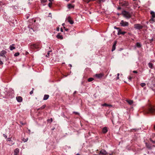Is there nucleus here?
Returning a JSON list of instances; mask_svg holds the SVG:
<instances>
[{
    "label": "nucleus",
    "mask_w": 155,
    "mask_h": 155,
    "mask_svg": "<svg viewBox=\"0 0 155 155\" xmlns=\"http://www.w3.org/2000/svg\"><path fill=\"white\" fill-rule=\"evenodd\" d=\"M143 111L146 114H155V107L149 104L144 109Z\"/></svg>",
    "instance_id": "1"
},
{
    "label": "nucleus",
    "mask_w": 155,
    "mask_h": 155,
    "mask_svg": "<svg viewBox=\"0 0 155 155\" xmlns=\"http://www.w3.org/2000/svg\"><path fill=\"white\" fill-rule=\"evenodd\" d=\"M30 47L32 49L38 50L41 48L40 43L38 42L31 45Z\"/></svg>",
    "instance_id": "2"
},
{
    "label": "nucleus",
    "mask_w": 155,
    "mask_h": 155,
    "mask_svg": "<svg viewBox=\"0 0 155 155\" xmlns=\"http://www.w3.org/2000/svg\"><path fill=\"white\" fill-rule=\"evenodd\" d=\"M122 14L127 19H129L131 17V13L125 10L122 12Z\"/></svg>",
    "instance_id": "3"
},
{
    "label": "nucleus",
    "mask_w": 155,
    "mask_h": 155,
    "mask_svg": "<svg viewBox=\"0 0 155 155\" xmlns=\"http://www.w3.org/2000/svg\"><path fill=\"white\" fill-rule=\"evenodd\" d=\"M97 153H98L97 155H107L108 154V153L104 149L101 150L100 151L97 150Z\"/></svg>",
    "instance_id": "4"
},
{
    "label": "nucleus",
    "mask_w": 155,
    "mask_h": 155,
    "mask_svg": "<svg viewBox=\"0 0 155 155\" xmlns=\"http://www.w3.org/2000/svg\"><path fill=\"white\" fill-rule=\"evenodd\" d=\"M134 28L136 29L140 30L143 28V26L139 24H136L134 25Z\"/></svg>",
    "instance_id": "5"
},
{
    "label": "nucleus",
    "mask_w": 155,
    "mask_h": 155,
    "mask_svg": "<svg viewBox=\"0 0 155 155\" xmlns=\"http://www.w3.org/2000/svg\"><path fill=\"white\" fill-rule=\"evenodd\" d=\"M120 24L122 26L125 27L128 26L129 25V23L123 20H121L120 23Z\"/></svg>",
    "instance_id": "6"
},
{
    "label": "nucleus",
    "mask_w": 155,
    "mask_h": 155,
    "mask_svg": "<svg viewBox=\"0 0 155 155\" xmlns=\"http://www.w3.org/2000/svg\"><path fill=\"white\" fill-rule=\"evenodd\" d=\"M120 5L121 6L123 7H126L128 5V2L124 1L121 2L120 3Z\"/></svg>",
    "instance_id": "7"
},
{
    "label": "nucleus",
    "mask_w": 155,
    "mask_h": 155,
    "mask_svg": "<svg viewBox=\"0 0 155 155\" xmlns=\"http://www.w3.org/2000/svg\"><path fill=\"white\" fill-rule=\"evenodd\" d=\"M126 32L125 31H122L121 29H119V30L118 31L117 35H124Z\"/></svg>",
    "instance_id": "8"
},
{
    "label": "nucleus",
    "mask_w": 155,
    "mask_h": 155,
    "mask_svg": "<svg viewBox=\"0 0 155 155\" xmlns=\"http://www.w3.org/2000/svg\"><path fill=\"white\" fill-rule=\"evenodd\" d=\"M16 99L19 102H21L22 101V98L21 96H18L16 97Z\"/></svg>",
    "instance_id": "9"
},
{
    "label": "nucleus",
    "mask_w": 155,
    "mask_h": 155,
    "mask_svg": "<svg viewBox=\"0 0 155 155\" xmlns=\"http://www.w3.org/2000/svg\"><path fill=\"white\" fill-rule=\"evenodd\" d=\"M117 42L116 41H115L114 42V44L113 45V46H112V51H113L115 50V49L116 46V44H117Z\"/></svg>",
    "instance_id": "10"
},
{
    "label": "nucleus",
    "mask_w": 155,
    "mask_h": 155,
    "mask_svg": "<svg viewBox=\"0 0 155 155\" xmlns=\"http://www.w3.org/2000/svg\"><path fill=\"white\" fill-rule=\"evenodd\" d=\"M68 21L71 24H73L74 23L73 21L71 19L70 17H69L68 18Z\"/></svg>",
    "instance_id": "11"
},
{
    "label": "nucleus",
    "mask_w": 155,
    "mask_h": 155,
    "mask_svg": "<svg viewBox=\"0 0 155 155\" xmlns=\"http://www.w3.org/2000/svg\"><path fill=\"white\" fill-rule=\"evenodd\" d=\"M103 76V75L102 74H96L95 75L96 77L97 78H100Z\"/></svg>",
    "instance_id": "12"
},
{
    "label": "nucleus",
    "mask_w": 155,
    "mask_h": 155,
    "mask_svg": "<svg viewBox=\"0 0 155 155\" xmlns=\"http://www.w3.org/2000/svg\"><path fill=\"white\" fill-rule=\"evenodd\" d=\"M107 131L108 129L107 127H105L103 128L102 132L104 134L106 133L107 132Z\"/></svg>",
    "instance_id": "13"
},
{
    "label": "nucleus",
    "mask_w": 155,
    "mask_h": 155,
    "mask_svg": "<svg viewBox=\"0 0 155 155\" xmlns=\"http://www.w3.org/2000/svg\"><path fill=\"white\" fill-rule=\"evenodd\" d=\"M150 14L152 16L151 20H152V21H153V18H155V13L154 12L152 11L150 12Z\"/></svg>",
    "instance_id": "14"
},
{
    "label": "nucleus",
    "mask_w": 155,
    "mask_h": 155,
    "mask_svg": "<svg viewBox=\"0 0 155 155\" xmlns=\"http://www.w3.org/2000/svg\"><path fill=\"white\" fill-rule=\"evenodd\" d=\"M68 8L70 9L74 8V5H72L71 4H69L68 5Z\"/></svg>",
    "instance_id": "15"
},
{
    "label": "nucleus",
    "mask_w": 155,
    "mask_h": 155,
    "mask_svg": "<svg viewBox=\"0 0 155 155\" xmlns=\"http://www.w3.org/2000/svg\"><path fill=\"white\" fill-rule=\"evenodd\" d=\"M6 53V51L5 50L2 51L1 52L0 54V56L2 57L5 56H4L5 54Z\"/></svg>",
    "instance_id": "16"
},
{
    "label": "nucleus",
    "mask_w": 155,
    "mask_h": 155,
    "mask_svg": "<svg viewBox=\"0 0 155 155\" xmlns=\"http://www.w3.org/2000/svg\"><path fill=\"white\" fill-rule=\"evenodd\" d=\"M19 152V149L18 148H16L14 150V154L15 155H17Z\"/></svg>",
    "instance_id": "17"
},
{
    "label": "nucleus",
    "mask_w": 155,
    "mask_h": 155,
    "mask_svg": "<svg viewBox=\"0 0 155 155\" xmlns=\"http://www.w3.org/2000/svg\"><path fill=\"white\" fill-rule=\"evenodd\" d=\"M56 37L58 39H63V36L62 35H60V34H58Z\"/></svg>",
    "instance_id": "18"
},
{
    "label": "nucleus",
    "mask_w": 155,
    "mask_h": 155,
    "mask_svg": "<svg viewBox=\"0 0 155 155\" xmlns=\"http://www.w3.org/2000/svg\"><path fill=\"white\" fill-rule=\"evenodd\" d=\"M15 45L14 44H12V45H11L9 47L10 50H12L13 49H15V47L14 46Z\"/></svg>",
    "instance_id": "19"
},
{
    "label": "nucleus",
    "mask_w": 155,
    "mask_h": 155,
    "mask_svg": "<svg viewBox=\"0 0 155 155\" xmlns=\"http://www.w3.org/2000/svg\"><path fill=\"white\" fill-rule=\"evenodd\" d=\"M49 97V95L48 94H45L44 95V97L43 98V100H46L48 99Z\"/></svg>",
    "instance_id": "20"
},
{
    "label": "nucleus",
    "mask_w": 155,
    "mask_h": 155,
    "mask_svg": "<svg viewBox=\"0 0 155 155\" xmlns=\"http://www.w3.org/2000/svg\"><path fill=\"white\" fill-rule=\"evenodd\" d=\"M148 65L149 67L150 68L152 69L153 68V64L152 63L150 62L148 63Z\"/></svg>",
    "instance_id": "21"
},
{
    "label": "nucleus",
    "mask_w": 155,
    "mask_h": 155,
    "mask_svg": "<svg viewBox=\"0 0 155 155\" xmlns=\"http://www.w3.org/2000/svg\"><path fill=\"white\" fill-rule=\"evenodd\" d=\"M127 102L130 104L131 105L133 103V101L132 100H127Z\"/></svg>",
    "instance_id": "22"
},
{
    "label": "nucleus",
    "mask_w": 155,
    "mask_h": 155,
    "mask_svg": "<svg viewBox=\"0 0 155 155\" xmlns=\"http://www.w3.org/2000/svg\"><path fill=\"white\" fill-rule=\"evenodd\" d=\"M146 147L149 149H151V147L149 144L148 143H146Z\"/></svg>",
    "instance_id": "23"
},
{
    "label": "nucleus",
    "mask_w": 155,
    "mask_h": 155,
    "mask_svg": "<svg viewBox=\"0 0 155 155\" xmlns=\"http://www.w3.org/2000/svg\"><path fill=\"white\" fill-rule=\"evenodd\" d=\"M46 105H45V104L43 105L40 108L38 109V110L40 109L42 110V109H44L45 108V107H46Z\"/></svg>",
    "instance_id": "24"
},
{
    "label": "nucleus",
    "mask_w": 155,
    "mask_h": 155,
    "mask_svg": "<svg viewBox=\"0 0 155 155\" xmlns=\"http://www.w3.org/2000/svg\"><path fill=\"white\" fill-rule=\"evenodd\" d=\"M136 46L138 48H140L141 47V45L139 43L137 42L136 43Z\"/></svg>",
    "instance_id": "25"
},
{
    "label": "nucleus",
    "mask_w": 155,
    "mask_h": 155,
    "mask_svg": "<svg viewBox=\"0 0 155 155\" xmlns=\"http://www.w3.org/2000/svg\"><path fill=\"white\" fill-rule=\"evenodd\" d=\"M94 78H90L88 79V82H91L93 80Z\"/></svg>",
    "instance_id": "26"
},
{
    "label": "nucleus",
    "mask_w": 155,
    "mask_h": 155,
    "mask_svg": "<svg viewBox=\"0 0 155 155\" xmlns=\"http://www.w3.org/2000/svg\"><path fill=\"white\" fill-rule=\"evenodd\" d=\"M52 4V2H50L48 4V6L49 8H51Z\"/></svg>",
    "instance_id": "27"
},
{
    "label": "nucleus",
    "mask_w": 155,
    "mask_h": 155,
    "mask_svg": "<svg viewBox=\"0 0 155 155\" xmlns=\"http://www.w3.org/2000/svg\"><path fill=\"white\" fill-rule=\"evenodd\" d=\"M140 85L142 87H143L146 85V84L144 83H142L140 84Z\"/></svg>",
    "instance_id": "28"
},
{
    "label": "nucleus",
    "mask_w": 155,
    "mask_h": 155,
    "mask_svg": "<svg viewBox=\"0 0 155 155\" xmlns=\"http://www.w3.org/2000/svg\"><path fill=\"white\" fill-rule=\"evenodd\" d=\"M19 55V53L16 52L14 54L15 56H17Z\"/></svg>",
    "instance_id": "29"
},
{
    "label": "nucleus",
    "mask_w": 155,
    "mask_h": 155,
    "mask_svg": "<svg viewBox=\"0 0 155 155\" xmlns=\"http://www.w3.org/2000/svg\"><path fill=\"white\" fill-rule=\"evenodd\" d=\"M153 38H152L151 39H150L149 40V43H152V42L153 41Z\"/></svg>",
    "instance_id": "30"
},
{
    "label": "nucleus",
    "mask_w": 155,
    "mask_h": 155,
    "mask_svg": "<svg viewBox=\"0 0 155 155\" xmlns=\"http://www.w3.org/2000/svg\"><path fill=\"white\" fill-rule=\"evenodd\" d=\"M132 77L130 76H129L128 78V79L129 80V81H131V79L132 78Z\"/></svg>",
    "instance_id": "31"
},
{
    "label": "nucleus",
    "mask_w": 155,
    "mask_h": 155,
    "mask_svg": "<svg viewBox=\"0 0 155 155\" xmlns=\"http://www.w3.org/2000/svg\"><path fill=\"white\" fill-rule=\"evenodd\" d=\"M51 51H49L48 52V53H47V55H46V56L48 57V56H49V54H50V52H51Z\"/></svg>",
    "instance_id": "32"
},
{
    "label": "nucleus",
    "mask_w": 155,
    "mask_h": 155,
    "mask_svg": "<svg viewBox=\"0 0 155 155\" xmlns=\"http://www.w3.org/2000/svg\"><path fill=\"white\" fill-rule=\"evenodd\" d=\"M41 2H47V0H41Z\"/></svg>",
    "instance_id": "33"
},
{
    "label": "nucleus",
    "mask_w": 155,
    "mask_h": 155,
    "mask_svg": "<svg viewBox=\"0 0 155 155\" xmlns=\"http://www.w3.org/2000/svg\"><path fill=\"white\" fill-rule=\"evenodd\" d=\"M7 140L8 141H11L12 139H11V138H8L7 139Z\"/></svg>",
    "instance_id": "34"
},
{
    "label": "nucleus",
    "mask_w": 155,
    "mask_h": 155,
    "mask_svg": "<svg viewBox=\"0 0 155 155\" xmlns=\"http://www.w3.org/2000/svg\"><path fill=\"white\" fill-rule=\"evenodd\" d=\"M103 106H107L108 105L106 103H105L102 105Z\"/></svg>",
    "instance_id": "35"
},
{
    "label": "nucleus",
    "mask_w": 155,
    "mask_h": 155,
    "mask_svg": "<svg viewBox=\"0 0 155 155\" xmlns=\"http://www.w3.org/2000/svg\"><path fill=\"white\" fill-rule=\"evenodd\" d=\"M100 2H104V0H97Z\"/></svg>",
    "instance_id": "36"
},
{
    "label": "nucleus",
    "mask_w": 155,
    "mask_h": 155,
    "mask_svg": "<svg viewBox=\"0 0 155 155\" xmlns=\"http://www.w3.org/2000/svg\"><path fill=\"white\" fill-rule=\"evenodd\" d=\"M114 28L117 29L118 31L119 30V29H120L119 28H117L116 27H114Z\"/></svg>",
    "instance_id": "37"
},
{
    "label": "nucleus",
    "mask_w": 155,
    "mask_h": 155,
    "mask_svg": "<svg viewBox=\"0 0 155 155\" xmlns=\"http://www.w3.org/2000/svg\"><path fill=\"white\" fill-rule=\"evenodd\" d=\"M150 141L152 142V143H153V144H155V141H154L152 140H150Z\"/></svg>",
    "instance_id": "38"
},
{
    "label": "nucleus",
    "mask_w": 155,
    "mask_h": 155,
    "mask_svg": "<svg viewBox=\"0 0 155 155\" xmlns=\"http://www.w3.org/2000/svg\"><path fill=\"white\" fill-rule=\"evenodd\" d=\"M3 5V3L1 2H0V6H1L2 5Z\"/></svg>",
    "instance_id": "39"
},
{
    "label": "nucleus",
    "mask_w": 155,
    "mask_h": 155,
    "mask_svg": "<svg viewBox=\"0 0 155 155\" xmlns=\"http://www.w3.org/2000/svg\"><path fill=\"white\" fill-rule=\"evenodd\" d=\"M33 93V90L31 91L30 92V94H32Z\"/></svg>",
    "instance_id": "40"
},
{
    "label": "nucleus",
    "mask_w": 155,
    "mask_h": 155,
    "mask_svg": "<svg viewBox=\"0 0 155 155\" xmlns=\"http://www.w3.org/2000/svg\"><path fill=\"white\" fill-rule=\"evenodd\" d=\"M117 79H119V74L118 73L117 74Z\"/></svg>",
    "instance_id": "41"
},
{
    "label": "nucleus",
    "mask_w": 155,
    "mask_h": 155,
    "mask_svg": "<svg viewBox=\"0 0 155 155\" xmlns=\"http://www.w3.org/2000/svg\"><path fill=\"white\" fill-rule=\"evenodd\" d=\"M133 72L134 73H137V71H133Z\"/></svg>",
    "instance_id": "42"
},
{
    "label": "nucleus",
    "mask_w": 155,
    "mask_h": 155,
    "mask_svg": "<svg viewBox=\"0 0 155 155\" xmlns=\"http://www.w3.org/2000/svg\"><path fill=\"white\" fill-rule=\"evenodd\" d=\"M3 136L5 138H7V136L5 134H3Z\"/></svg>",
    "instance_id": "43"
},
{
    "label": "nucleus",
    "mask_w": 155,
    "mask_h": 155,
    "mask_svg": "<svg viewBox=\"0 0 155 155\" xmlns=\"http://www.w3.org/2000/svg\"><path fill=\"white\" fill-rule=\"evenodd\" d=\"M3 64V62L0 60V64Z\"/></svg>",
    "instance_id": "44"
},
{
    "label": "nucleus",
    "mask_w": 155,
    "mask_h": 155,
    "mask_svg": "<svg viewBox=\"0 0 155 155\" xmlns=\"http://www.w3.org/2000/svg\"><path fill=\"white\" fill-rule=\"evenodd\" d=\"M121 8L120 7H119L118 8V9L119 10H120L121 9Z\"/></svg>",
    "instance_id": "45"
},
{
    "label": "nucleus",
    "mask_w": 155,
    "mask_h": 155,
    "mask_svg": "<svg viewBox=\"0 0 155 155\" xmlns=\"http://www.w3.org/2000/svg\"><path fill=\"white\" fill-rule=\"evenodd\" d=\"M61 32H63V29L62 28H61Z\"/></svg>",
    "instance_id": "46"
},
{
    "label": "nucleus",
    "mask_w": 155,
    "mask_h": 155,
    "mask_svg": "<svg viewBox=\"0 0 155 155\" xmlns=\"http://www.w3.org/2000/svg\"><path fill=\"white\" fill-rule=\"evenodd\" d=\"M113 152H112V153H109V154L110 155H113Z\"/></svg>",
    "instance_id": "47"
},
{
    "label": "nucleus",
    "mask_w": 155,
    "mask_h": 155,
    "mask_svg": "<svg viewBox=\"0 0 155 155\" xmlns=\"http://www.w3.org/2000/svg\"><path fill=\"white\" fill-rule=\"evenodd\" d=\"M65 30L66 31H68V28H65Z\"/></svg>",
    "instance_id": "48"
},
{
    "label": "nucleus",
    "mask_w": 155,
    "mask_h": 155,
    "mask_svg": "<svg viewBox=\"0 0 155 155\" xmlns=\"http://www.w3.org/2000/svg\"><path fill=\"white\" fill-rule=\"evenodd\" d=\"M74 113H75L76 114H79L78 112H74Z\"/></svg>",
    "instance_id": "49"
},
{
    "label": "nucleus",
    "mask_w": 155,
    "mask_h": 155,
    "mask_svg": "<svg viewBox=\"0 0 155 155\" xmlns=\"http://www.w3.org/2000/svg\"><path fill=\"white\" fill-rule=\"evenodd\" d=\"M76 92H77L76 91H75L74 92V94H75L76 93Z\"/></svg>",
    "instance_id": "50"
},
{
    "label": "nucleus",
    "mask_w": 155,
    "mask_h": 155,
    "mask_svg": "<svg viewBox=\"0 0 155 155\" xmlns=\"http://www.w3.org/2000/svg\"><path fill=\"white\" fill-rule=\"evenodd\" d=\"M90 1H89V0H87V3H89Z\"/></svg>",
    "instance_id": "51"
},
{
    "label": "nucleus",
    "mask_w": 155,
    "mask_h": 155,
    "mask_svg": "<svg viewBox=\"0 0 155 155\" xmlns=\"http://www.w3.org/2000/svg\"><path fill=\"white\" fill-rule=\"evenodd\" d=\"M50 2H52L54 1V0H48Z\"/></svg>",
    "instance_id": "52"
},
{
    "label": "nucleus",
    "mask_w": 155,
    "mask_h": 155,
    "mask_svg": "<svg viewBox=\"0 0 155 155\" xmlns=\"http://www.w3.org/2000/svg\"><path fill=\"white\" fill-rule=\"evenodd\" d=\"M69 66L71 67H72V65L71 64H69Z\"/></svg>",
    "instance_id": "53"
},
{
    "label": "nucleus",
    "mask_w": 155,
    "mask_h": 155,
    "mask_svg": "<svg viewBox=\"0 0 155 155\" xmlns=\"http://www.w3.org/2000/svg\"><path fill=\"white\" fill-rule=\"evenodd\" d=\"M59 28H57V31H59Z\"/></svg>",
    "instance_id": "54"
},
{
    "label": "nucleus",
    "mask_w": 155,
    "mask_h": 155,
    "mask_svg": "<svg viewBox=\"0 0 155 155\" xmlns=\"http://www.w3.org/2000/svg\"><path fill=\"white\" fill-rule=\"evenodd\" d=\"M89 1H95V0H89Z\"/></svg>",
    "instance_id": "55"
},
{
    "label": "nucleus",
    "mask_w": 155,
    "mask_h": 155,
    "mask_svg": "<svg viewBox=\"0 0 155 155\" xmlns=\"http://www.w3.org/2000/svg\"><path fill=\"white\" fill-rule=\"evenodd\" d=\"M65 1H67V2H68L69 1V0H65Z\"/></svg>",
    "instance_id": "56"
},
{
    "label": "nucleus",
    "mask_w": 155,
    "mask_h": 155,
    "mask_svg": "<svg viewBox=\"0 0 155 155\" xmlns=\"http://www.w3.org/2000/svg\"><path fill=\"white\" fill-rule=\"evenodd\" d=\"M64 25V23H63L62 24V25Z\"/></svg>",
    "instance_id": "57"
},
{
    "label": "nucleus",
    "mask_w": 155,
    "mask_h": 155,
    "mask_svg": "<svg viewBox=\"0 0 155 155\" xmlns=\"http://www.w3.org/2000/svg\"><path fill=\"white\" fill-rule=\"evenodd\" d=\"M51 121H52V119H51Z\"/></svg>",
    "instance_id": "58"
},
{
    "label": "nucleus",
    "mask_w": 155,
    "mask_h": 155,
    "mask_svg": "<svg viewBox=\"0 0 155 155\" xmlns=\"http://www.w3.org/2000/svg\"><path fill=\"white\" fill-rule=\"evenodd\" d=\"M51 121H52V119H51Z\"/></svg>",
    "instance_id": "59"
},
{
    "label": "nucleus",
    "mask_w": 155,
    "mask_h": 155,
    "mask_svg": "<svg viewBox=\"0 0 155 155\" xmlns=\"http://www.w3.org/2000/svg\"><path fill=\"white\" fill-rule=\"evenodd\" d=\"M154 130H155V125L154 126Z\"/></svg>",
    "instance_id": "60"
},
{
    "label": "nucleus",
    "mask_w": 155,
    "mask_h": 155,
    "mask_svg": "<svg viewBox=\"0 0 155 155\" xmlns=\"http://www.w3.org/2000/svg\"><path fill=\"white\" fill-rule=\"evenodd\" d=\"M24 124H23V123H22V125H24Z\"/></svg>",
    "instance_id": "61"
},
{
    "label": "nucleus",
    "mask_w": 155,
    "mask_h": 155,
    "mask_svg": "<svg viewBox=\"0 0 155 155\" xmlns=\"http://www.w3.org/2000/svg\"><path fill=\"white\" fill-rule=\"evenodd\" d=\"M64 29H65V27H64Z\"/></svg>",
    "instance_id": "62"
},
{
    "label": "nucleus",
    "mask_w": 155,
    "mask_h": 155,
    "mask_svg": "<svg viewBox=\"0 0 155 155\" xmlns=\"http://www.w3.org/2000/svg\"><path fill=\"white\" fill-rule=\"evenodd\" d=\"M35 22V20H34V22Z\"/></svg>",
    "instance_id": "63"
},
{
    "label": "nucleus",
    "mask_w": 155,
    "mask_h": 155,
    "mask_svg": "<svg viewBox=\"0 0 155 155\" xmlns=\"http://www.w3.org/2000/svg\"><path fill=\"white\" fill-rule=\"evenodd\" d=\"M153 146L154 147L155 146L154 145H153Z\"/></svg>",
    "instance_id": "64"
}]
</instances>
